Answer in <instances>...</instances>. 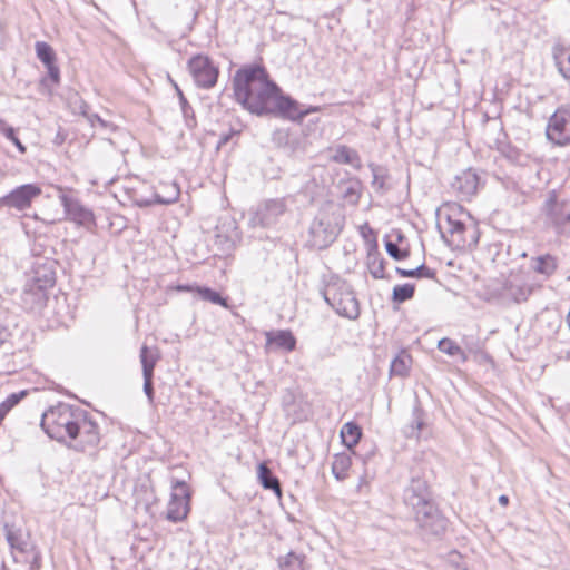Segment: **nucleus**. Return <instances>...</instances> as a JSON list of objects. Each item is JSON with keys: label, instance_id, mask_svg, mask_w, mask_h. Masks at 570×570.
Returning <instances> with one entry per match:
<instances>
[{"label": "nucleus", "instance_id": "nucleus-1", "mask_svg": "<svg viewBox=\"0 0 570 570\" xmlns=\"http://www.w3.org/2000/svg\"><path fill=\"white\" fill-rule=\"evenodd\" d=\"M233 89L236 101L257 116L274 115L297 121L317 110L301 109L298 101L284 95L277 83L269 78L266 68L259 63L245 65L236 70Z\"/></svg>", "mask_w": 570, "mask_h": 570}, {"label": "nucleus", "instance_id": "nucleus-2", "mask_svg": "<svg viewBox=\"0 0 570 570\" xmlns=\"http://www.w3.org/2000/svg\"><path fill=\"white\" fill-rule=\"evenodd\" d=\"M540 214L546 228L558 236L570 238V195L567 190L548 191Z\"/></svg>", "mask_w": 570, "mask_h": 570}, {"label": "nucleus", "instance_id": "nucleus-3", "mask_svg": "<svg viewBox=\"0 0 570 570\" xmlns=\"http://www.w3.org/2000/svg\"><path fill=\"white\" fill-rule=\"evenodd\" d=\"M345 218L332 207L322 208L308 229V243L312 248L322 250L330 247L341 234Z\"/></svg>", "mask_w": 570, "mask_h": 570}, {"label": "nucleus", "instance_id": "nucleus-4", "mask_svg": "<svg viewBox=\"0 0 570 570\" xmlns=\"http://www.w3.org/2000/svg\"><path fill=\"white\" fill-rule=\"evenodd\" d=\"M324 301L340 315L348 320L360 316V303L352 286L336 277L331 279L322 291Z\"/></svg>", "mask_w": 570, "mask_h": 570}, {"label": "nucleus", "instance_id": "nucleus-5", "mask_svg": "<svg viewBox=\"0 0 570 570\" xmlns=\"http://www.w3.org/2000/svg\"><path fill=\"white\" fill-rule=\"evenodd\" d=\"M80 417L81 420L76 426L75 439H70L67 446L78 452H94L100 443L99 425L86 410L82 411Z\"/></svg>", "mask_w": 570, "mask_h": 570}, {"label": "nucleus", "instance_id": "nucleus-6", "mask_svg": "<svg viewBox=\"0 0 570 570\" xmlns=\"http://www.w3.org/2000/svg\"><path fill=\"white\" fill-rule=\"evenodd\" d=\"M187 68L198 88L210 89L217 83L219 68L207 55H194L187 61Z\"/></svg>", "mask_w": 570, "mask_h": 570}, {"label": "nucleus", "instance_id": "nucleus-7", "mask_svg": "<svg viewBox=\"0 0 570 570\" xmlns=\"http://www.w3.org/2000/svg\"><path fill=\"white\" fill-rule=\"evenodd\" d=\"M414 520L424 537H441L448 528V519L435 502L413 512Z\"/></svg>", "mask_w": 570, "mask_h": 570}, {"label": "nucleus", "instance_id": "nucleus-8", "mask_svg": "<svg viewBox=\"0 0 570 570\" xmlns=\"http://www.w3.org/2000/svg\"><path fill=\"white\" fill-rule=\"evenodd\" d=\"M76 410L82 409L66 403H59L57 406L50 407L42 414L41 428L49 438L62 443V428Z\"/></svg>", "mask_w": 570, "mask_h": 570}, {"label": "nucleus", "instance_id": "nucleus-9", "mask_svg": "<svg viewBox=\"0 0 570 570\" xmlns=\"http://www.w3.org/2000/svg\"><path fill=\"white\" fill-rule=\"evenodd\" d=\"M547 138L559 146L570 144V105L560 106L549 118Z\"/></svg>", "mask_w": 570, "mask_h": 570}, {"label": "nucleus", "instance_id": "nucleus-10", "mask_svg": "<svg viewBox=\"0 0 570 570\" xmlns=\"http://www.w3.org/2000/svg\"><path fill=\"white\" fill-rule=\"evenodd\" d=\"M171 489L166 518L171 522H180L190 510V492L185 481H175Z\"/></svg>", "mask_w": 570, "mask_h": 570}, {"label": "nucleus", "instance_id": "nucleus-11", "mask_svg": "<svg viewBox=\"0 0 570 570\" xmlns=\"http://www.w3.org/2000/svg\"><path fill=\"white\" fill-rule=\"evenodd\" d=\"M42 190L37 184H24L16 187L9 194L0 197V209L13 208L23 212L31 207L33 199L41 195Z\"/></svg>", "mask_w": 570, "mask_h": 570}, {"label": "nucleus", "instance_id": "nucleus-12", "mask_svg": "<svg viewBox=\"0 0 570 570\" xmlns=\"http://www.w3.org/2000/svg\"><path fill=\"white\" fill-rule=\"evenodd\" d=\"M287 206L284 198L268 199L261 203L253 213L249 224L254 227H271L284 215Z\"/></svg>", "mask_w": 570, "mask_h": 570}, {"label": "nucleus", "instance_id": "nucleus-13", "mask_svg": "<svg viewBox=\"0 0 570 570\" xmlns=\"http://www.w3.org/2000/svg\"><path fill=\"white\" fill-rule=\"evenodd\" d=\"M532 291L533 286L523 274H511L501 287L500 297L505 303L520 304L529 298Z\"/></svg>", "mask_w": 570, "mask_h": 570}, {"label": "nucleus", "instance_id": "nucleus-14", "mask_svg": "<svg viewBox=\"0 0 570 570\" xmlns=\"http://www.w3.org/2000/svg\"><path fill=\"white\" fill-rule=\"evenodd\" d=\"M403 501L412 512L434 502L428 481L412 476L410 484L403 491Z\"/></svg>", "mask_w": 570, "mask_h": 570}, {"label": "nucleus", "instance_id": "nucleus-15", "mask_svg": "<svg viewBox=\"0 0 570 570\" xmlns=\"http://www.w3.org/2000/svg\"><path fill=\"white\" fill-rule=\"evenodd\" d=\"M272 141L289 157H299L307 151L306 137L286 129H276L272 135Z\"/></svg>", "mask_w": 570, "mask_h": 570}, {"label": "nucleus", "instance_id": "nucleus-16", "mask_svg": "<svg viewBox=\"0 0 570 570\" xmlns=\"http://www.w3.org/2000/svg\"><path fill=\"white\" fill-rule=\"evenodd\" d=\"M37 58L43 63L48 71V80L52 85L60 82V69L57 66V55L53 48L46 41H37L35 43Z\"/></svg>", "mask_w": 570, "mask_h": 570}, {"label": "nucleus", "instance_id": "nucleus-17", "mask_svg": "<svg viewBox=\"0 0 570 570\" xmlns=\"http://www.w3.org/2000/svg\"><path fill=\"white\" fill-rule=\"evenodd\" d=\"M48 293L36 287L30 283H26L23 291L20 295L21 307L30 313H40L47 305Z\"/></svg>", "mask_w": 570, "mask_h": 570}, {"label": "nucleus", "instance_id": "nucleus-18", "mask_svg": "<svg viewBox=\"0 0 570 570\" xmlns=\"http://www.w3.org/2000/svg\"><path fill=\"white\" fill-rule=\"evenodd\" d=\"M448 223V233L451 236V243L454 244L456 247H465L471 245L478 244V236H476V229L472 227L470 229V240L466 238L465 233L469 232V228L465 226V224L459 219H453L451 216H448L446 218Z\"/></svg>", "mask_w": 570, "mask_h": 570}, {"label": "nucleus", "instance_id": "nucleus-19", "mask_svg": "<svg viewBox=\"0 0 570 570\" xmlns=\"http://www.w3.org/2000/svg\"><path fill=\"white\" fill-rule=\"evenodd\" d=\"M479 180V176L474 170L466 169L454 177L451 187L462 199H466L476 193Z\"/></svg>", "mask_w": 570, "mask_h": 570}, {"label": "nucleus", "instance_id": "nucleus-20", "mask_svg": "<svg viewBox=\"0 0 570 570\" xmlns=\"http://www.w3.org/2000/svg\"><path fill=\"white\" fill-rule=\"evenodd\" d=\"M3 531L6 540L11 550H17L21 553L29 552V547H31L29 543V534L23 533L20 527H17L13 523L11 524L4 522Z\"/></svg>", "mask_w": 570, "mask_h": 570}, {"label": "nucleus", "instance_id": "nucleus-21", "mask_svg": "<svg viewBox=\"0 0 570 570\" xmlns=\"http://www.w3.org/2000/svg\"><path fill=\"white\" fill-rule=\"evenodd\" d=\"M61 203L65 207L67 215L75 222L85 224L92 219L90 210L85 208L77 199L67 195L61 196Z\"/></svg>", "mask_w": 570, "mask_h": 570}, {"label": "nucleus", "instance_id": "nucleus-22", "mask_svg": "<svg viewBox=\"0 0 570 570\" xmlns=\"http://www.w3.org/2000/svg\"><path fill=\"white\" fill-rule=\"evenodd\" d=\"M27 283L40 287V289L48 293V289L56 283V274L51 266H38L35 268L32 277Z\"/></svg>", "mask_w": 570, "mask_h": 570}, {"label": "nucleus", "instance_id": "nucleus-23", "mask_svg": "<svg viewBox=\"0 0 570 570\" xmlns=\"http://www.w3.org/2000/svg\"><path fill=\"white\" fill-rule=\"evenodd\" d=\"M267 344H274L276 347L292 352L296 347V338L288 330L271 331L266 333Z\"/></svg>", "mask_w": 570, "mask_h": 570}, {"label": "nucleus", "instance_id": "nucleus-24", "mask_svg": "<svg viewBox=\"0 0 570 570\" xmlns=\"http://www.w3.org/2000/svg\"><path fill=\"white\" fill-rule=\"evenodd\" d=\"M331 159L337 164L351 165L355 169H360L362 167V161L358 153L345 145H338L334 154L331 156Z\"/></svg>", "mask_w": 570, "mask_h": 570}, {"label": "nucleus", "instance_id": "nucleus-25", "mask_svg": "<svg viewBox=\"0 0 570 570\" xmlns=\"http://www.w3.org/2000/svg\"><path fill=\"white\" fill-rule=\"evenodd\" d=\"M340 190L343 199L351 204L356 205L361 198L362 183L361 180L353 178L340 184Z\"/></svg>", "mask_w": 570, "mask_h": 570}, {"label": "nucleus", "instance_id": "nucleus-26", "mask_svg": "<svg viewBox=\"0 0 570 570\" xmlns=\"http://www.w3.org/2000/svg\"><path fill=\"white\" fill-rule=\"evenodd\" d=\"M385 259L381 255V253L377 250V248H373L367 253L366 258V265L368 268L370 274L375 279H383L386 278L385 276Z\"/></svg>", "mask_w": 570, "mask_h": 570}, {"label": "nucleus", "instance_id": "nucleus-27", "mask_svg": "<svg viewBox=\"0 0 570 570\" xmlns=\"http://www.w3.org/2000/svg\"><path fill=\"white\" fill-rule=\"evenodd\" d=\"M258 479L264 489L274 491L277 495L282 494L279 480L273 474L272 470L264 463L258 464Z\"/></svg>", "mask_w": 570, "mask_h": 570}, {"label": "nucleus", "instance_id": "nucleus-28", "mask_svg": "<svg viewBox=\"0 0 570 570\" xmlns=\"http://www.w3.org/2000/svg\"><path fill=\"white\" fill-rule=\"evenodd\" d=\"M352 465L351 455L342 452L334 455L332 462V473L337 481H344Z\"/></svg>", "mask_w": 570, "mask_h": 570}, {"label": "nucleus", "instance_id": "nucleus-29", "mask_svg": "<svg viewBox=\"0 0 570 570\" xmlns=\"http://www.w3.org/2000/svg\"><path fill=\"white\" fill-rule=\"evenodd\" d=\"M362 436V429L355 422H347L341 429V439L343 444L352 450Z\"/></svg>", "mask_w": 570, "mask_h": 570}, {"label": "nucleus", "instance_id": "nucleus-30", "mask_svg": "<svg viewBox=\"0 0 570 570\" xmlns=\"http://www.w3.org/2000/svg\"><path fill=\"white\" fill-rule=\"evenodd\" d=\"M531 267L534 272L549 277L557 269V259L549 254L538 256L531 259Z\"/></svg>", "mask_w": 570, "mask_h": 570}, {"label": "nucleus", "instance_id": "nucleus-31", "mask_svg": "<svg viewBox=\"0 0 570 570\" xmlns=\"http://www.w3.org/2000/svg\"><path fill=\"white\" fill-rule=\"evenodd\" d=\"M412 357L402 351L391 362L390 374L393 376L404 377L409 374Z\"/></svg>", "mask_w": 570, "mask_h": 570}, {"label": "nucleus", "instance_id": "nucleus-32", "mask_svg": "<svg viewBox=\"0 0 570 570\" xmlns=\"http://www.w3.org/2000/svg\"><path fill=\"white\" fill-rule=\"evenodd\" d=\"M424 425H425V422H424V411L417 404L413 409L411 424L407 425L405 428V430H404L405 436L406 438H419L421 431L424 428Z\"/></svg>", "mask_w": 570, "mask_h": 570}, {"label": "nucleus", "instance_id": "nucleus-33", "mask_svg": "<svg viewBox=\"0 0 570 570\" xmlns=\"http://www.w3.org/2000/svg\"><path fill=\"white\" fill-rule=\"evenodd\" d=\"M304 559L305 556L291 551L285 557L278 558V567L281 570H304Z\"/></svg>", "mask_w": 570, "mask_h": 570}, {"label": "nucleus", "instance_id": "nucleus-34", "mask_svg": "<svg viewBox=\"0 0 570 570\" xmlns=\"http://www.w3.org/2000/svg\"><path fill=\"white\" fill-rule=\"evenodd\" d=\"M395 272L401 277H415V278L433 279V278H435V275H436L435 271L431 269L425 264H421L420 266H417L416 268H413V269H405V268L396 267Z\"/></svg>", "mask_w": 570, "mask_h": 570}, {"label": "nucleus", "instance_id": "nucleus-35", "mask_svg": "<svg viewBox=\"0 0 570 570\" xmlns=\"http://www.w3.org/2000/svg\"><path fill=\"white\" fill-rule=\"evenodd\" d=\"M197 294L204 301L229 308L228 297H223L220 293L212 289L210 287L199 286L197 287Z\"/></svg>", "mask_w": 570, "mask_h": 570}, {"label": "nucleus", "instance_id": "nucleus-36", "mask_svg": "<svg viewBox=\"0 0 570 570\" xmlns=\"http://www.w3.org/2000/svg\"><path fill=\"white\" fill-rule=\"evenodd\" d=\"M158 355L150 351L148 346L144 345L140 350V362L142 365V376L149 374V376H154V368L157 363Z\"/></svg>", "mask_w": 570, "mask_h": 570}, {"label": "nucleus", "instance_id": "nucleus-37", "mask_svg": "<svg viewBox=\"0 0 570 570\" xmlns=\"http://www.w3.org/2000/svg\"><path fill=\"white\" fill-rule=\"evenodd\" d=\"M163 188L166 189V195L161 194V191L155 193V200L158 204H173L175 203L180 194L179 186L176 183H170L163 185Z\"/></svg>", "mask_w": 570, "mask_h": 570}, {"label": "nucleus", "instance_id": "nucleus-38", "mask_svg": "<svg viewBox=\"0 0 570 570\" xmlns=\"http://www.w3.org/2000/svg\"><path fill=\"white\" fill-rule=\"evenodd\" d=\"M175 89H176L177 96L179 98L180 108H181V111L185 117L187 126L188 127L196 126V118H195L193 107L187 101L186 97L184 96L183 90L176 83H175Z\"/></svg>", "mask_w": 570, "mask_h": 570}, {"label": "nucleus", "instance_id": "nucleus-39", "mask_svg": "<svg viewBox=\"0 0 570 570\" xmlns=\"http://www.w3.org/2000/svg\"><path fill=\"white\" fill-rule=\"evenodd\" d=\"M370 169L372 171V186L376 191L384 193L385 190V180L387 178L386 169L375 165L370 164Z\"/></svg>", "mask_w": 570, "mask_h": 570}, {"label": "nucleus", "instance_id": "nucleus-40", "mask_svg": "<svg viewBox=\"0 0 570 570\" xmlns=\"http://www.w3.org/2000/svg\"><path fill=\"white\" fill-rule=\"evenodd\" d=\"M415 286L413 284L406 283L402 285H396L393 288L392 299L395 303H404L411 299L414 296Z\"/></svg>", "mask_w": 570, "mask_h": 570}, {"label": "nucleus", "instance_id": "nucleus-41", "mask_svg": "<svg viewBox=\"0 0 570 570\" xmlns=\"http://www.w3.org/2000/svg\"><path fill=\"white\" fill-rule=\"evenodd\" d=\"M82 410H76L75 413L65 422V426L62 428V442L68 443L67 439H75L76 426L78 421L81 420Z\"/></svg>", "mask_w": 570, "mask_h": 570}, {"label": "nucleus", "instance_id": "nucleus-42", "mask_svg": "<svg viewBox=\"0 0 570 570\" xmlns=\"http://www.w3.org/2000/svg\"><path fill=\"white\" fill-rule=\"evenodd\" d=\"M0 132L9 139L21 154L27 151V147L20 141L16 135V129L9 126L3 119H0Z\"/></svg>", "mask_w": 570, "mask_h": 570}, {"label": "nucleus", "instance_id": "nucleus-43", "mask_svg": "<svg viewBox=\"0 0 570 570\" xmlns=\"http://www.w3.org/2000/svg\"><path fill=\"white\" fill-rule=\"evenodd\" d=\"M438 347L441 352L450 356H464L463 350L454 341L450 338L440 340Z\"/></svg>", "mask_w": 570, "mask_h": 570}, {"label": "nucleus", "instance_id": "nucleus-44", "mask_svg": "<svg viewBox=\"0 0 570 570\" xmlns=\"http://www.w3.org/2000/svg\"><path fill=\"white\" fill-rule=\"evenodd\" d=\"M386 253L395 261H404L410 256L409 249H401L396 243L386 239L384 242Z\"/></svg>", "mask_w": 570, "mask_h": 570}, {"label": "nucleus", "instance_id": "nucleus-45", "mask_svg": "<svg viewBox=\"0 0 570 570\" xmlns=\"http://www.w3.org/2000/svg\"><path fill=\"white\" fill-rule=\"evenodd\" d=\"M153 377L154 376H149V374H146V376H144V392H145L150 404L154 403V396H155Z\"/></svg>", "mask_w": 570, "mask_h": 570}, {"label": "nucleus", "instance_id": "nucleus-46", "mask_svg": "<svg viewBox=\"0 0 570 570\" xmlns=\"http://www.w3.org/2000/svg\"><path fill=\"white\" fill-rule=\"evenodd\" d=\"M29 552L32 553V559L29 561L30 570H39L41 568V553L35 547H29Z\"/></svg>", "mask_w": 570, "mask_h": 570}, {"label": "nucleus", "instance_id": "nucleus-47", "mask_svg": "<svg viewBox=\"0 0 570 570\" xmlns=\"http://www.w3.org/2000/svg\"><path fill=\"white\" fill-rule=\"evenodd\" d=\"M557 65H558L560 73L567 80H569V75L568 73H570V53L567 56V58L564 60H558Z\"/></svg>", "mask_w": 570, "mask_h": 570}, {"label": "nucleus", "instance_id": "nucleus-48", "mask_svg": "<svg viewBox=\"0 0 570 570\" xmlns=\"http://www.w3.org/2000/svg\"><path fill=\"white\" fill-rule=\"evenodd\" d=\"M27 394H28V392L26 390L14 392V393H11L10 395H8V397L6 400L9 401V403L14 407L27 396Z\"/></svg>", "mask_w": 570, "mask_h": 570}, {"label": "nucleus", "instance_id": "nucleus-49", "mask_svg": "<svg viewBox=\"0 0 570 570\" xmlns=\"http://www.w3.org/2000/svg\"><path fill=\"white\" fill-rule=\"evenodd\" d=\"M88 120L90 121L92 127H96V124H98L102 128H115L112 125H110L108 121L100 118L97 114L88 115Z\"/></svg>", "mask_w": 570, "mask_h": 570}, {"label": "nucleus", "instance_id": "nucleus-50", "mask_svg": "<svg viewBox=\"0 0 570 570\" xmlns=\"http://www.w3.org/2000/svg\"><path fill=\"white\" fill-rule=\"evenodd\" d=\"M13 409V406L9 403V401L4 400L0 403V416L6 417V415Z\"/></svg>", "mask_w": 570, "mask_h": 570}, {"label": "nucleus", "instance_id": "nucleus-51", "mask_svg": "<svg viewBox=\"0 0 570 570\" xmlns=\"http://www.w3.org/2000/svg\"><path fill=\"white\" fill-rule=\"evenodd\" d=\"M197 287H199V286L198 285H190V284H186V285L179 284V285H177L175 287V289L177 292H189V293L196 292L197 293Z\"/></svg>", "mask_w": 570, "mask_h": 570}, {"label": "nucleus", "instance_id": "nucleus-52", "mask_svg": "<svg viewBox=\"0 0 570 570\" xmlns=\"http://www.w3.org/2000/svg\"><path fill=\"white\" fill-rule=\"evenodd\" d=\"M232 136H233V132L222 135L219 140H218V146L217 147L220 148L222 146L226 145L229 141Z\"/></svg>", "mask_w": 570, "mask_h": 570}, {"label": "nucleus", "instance_id": "nucleus-53", "mask_svg": "<svg viewBox=\"0 0 570 570\" xmlns=\"http://www.w3.org/2000/svg\"><path fill=\"white\" fill-rule=\"evenodd\" d=\"M9 332L4 326L0 325V345L7 341Z\"/></svg>", "mask_w": 570, "mask_h": 570}, {"label": "nucleus", "instance_id": "nucleus-54", "mask_svg": "<svg viewBox=\"0 0 570 570\" xmlns=\"http://www.w3.org/2000/svg\"><path fill=\"white\" fill-rule=\"evenodd\" d=\"M364 488H368V482L365 476H362L357 484V491L362 492Z\"/></svg>", "mask_w": 570, "mask_h": 570}, {"label": "nucleus", "instance_id": "nucleus-55", "mask_svg": "<svg viewBox=\"0 0 570 570\" xmlns=\"http://www.w3.org/2000/svg\"><path fill=\"white\" fill-rule=\"evenodd\" d=\"M499 502L501 504L505 505L509 502V498L507 495L502 494V495L499 497Z\"/></svg>", "mask_w": 570, "mask_h": 570}, {"label": "nucleus", "instance_id": "nucleus-56", "mask_svg": "<svg viewBox=\"0 0 570 570\" xmlns=\"http://www.w3.org/2000/svg\"><path fill=\"white\" fill-rule=\"evenodd\" d=\"M442 238H443L444 240L449 242V240L445 238V234H444V233H442Z\"/></svg>", "mask_w": 570, "mask_h": 570}, {"label": "nucleus", "instance_id": "nucleus-57", "mask_svg": "<svg viewBox=\"0 0 570 570\" xmlns=\"http://www.w3.org/2000/svg\"><path fill=\"white\" fill-rule=\"evenodd\" d=\"M568 75H569V81H570V73H568Z\"/></svg>", "mask_w": 570, "mask_h": 570}]
</instances>
